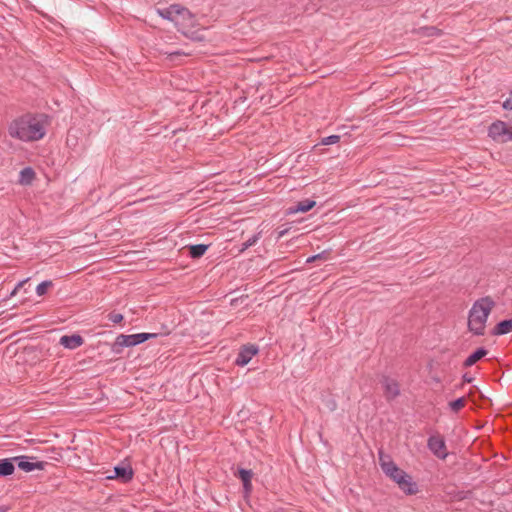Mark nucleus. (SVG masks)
<instances>
[{"mask_svg": "<svg viewBox=\"0 0 512 512\" xmlns=\"http://www.w3.org/2000/svg\"><path fill=\"white\" fill-rule=\"evenodd\" d=\"M49 120L43 114H25L13 121L8 126L9 135L22 142H36L46 135Z\"/></svg>", "mask_w": 512, "mask_h": 512, "instance_id": "obj_1", "label": "nucleus"}, {"mask_svg": "<svg viewBox=\"0 0 512 512\" xmlns=\"http://www.w3.org/2000/svg\"><path fill=\"white\" fill-rule=\"evenodd\" d=\"M495 302L491 297L477 300L471 307L468 315V330L474 335H484L486 322Z\"/></svg>", "mask_w": 512, "mask_h": 512, "instance_id": "obj_2", "label": "nucleus"}, {"mask_svg": "<svg viewBox=\"0 0 512 512\" xmlns=\"http://www.w3.org/2000/svg\"><path fill=\"white\" fill-rule=\"evenodd\" d=\"M157 13L162 18L173 22L180 31H182L185 35L189 36L187 31L188 25L186 24L185 21H182L180 19V16H188V10L186 8L174 4L166 9H158ZM190 37H193V35H190Z\"/></svg>", "mask_w": 512, "mask_h": 512, "instance_id": "obj_3", "label": "nucleus"}, {"mask_svg": "<svg viewBox=\"0 0 512 512\" xmlns=\"http://www.w3.org/2000/svg\"><path fill=\"white\" fill-rule=\"evenodd\" d=\"M488 136L497 143L512 141V127L506 122L497 120L488 127Z\"/></svg>", "mask_w": 512, "mask_h": 512, "instance_id": "obj_4", "label": "nucleus"}, {"mask_svg": "<svg viewBox=\"0 0 512 512\" xmlns=\"http://www.w3.org/2000/svg\"><path fill=\"white\" fill-rule=\"evenodd\" d=\"M13 461L19 469L24 472H33L35 470H45L50 464L46 461H40L36 457L31 456H18L14 457Z\"/></svg>", "mask_w": 512, "mask_h": 512, "instance_id": "obj_5", "label": "nucleus"}, {"mask_svg": "<svg viewBox=\"0 0 512 512\" xmlns=\"http://www.w3.org/2000/svg\"><path fill=\"white\" fill-rule=\"evenodd\" d=\"M157 334L155 333H138L132 335H120L117 337V343L121 346H135L137 344L143 343L149 339L155 338Z\"/></svg>", "mask_w": 512, "mask_h": 512, "instance_id": "obj_6", "label": "nucleus"}, {"mask_svg": "<svg viewBox=\"0 0 512 512\" xmlns=\"http://www.w3.org/2000/svg\"><path fill=\"white\" fill-rule=\"evenodd\" d=\"M379 460L382 470L385 472L386 476L393 480H403V471L395 465L389 456L380 454Z\"/></svg>", "mask_w": 512, "mask_h": 512, "instance_id": "obj_7", "label": "nucleus"}, {"mask_svg": "<svg viewBox=\"0 0 512 512\" xmlns=\"http://www.w3.org/2000/svg\"><path fill=\"white\" fill-rule=\"evenodd\" d=\"M429 450L439 459H445L448 455L445 441L440 435H433L428 439Z\"/></svg>", "mask_w": 512, "mask_h": 512, "instance_id": "obj_8", "label": "nucleus"}, {"mask_svg": "<svg viewBox=\"0 0 512 512\" xmlns=\"http://www.w3.org/2000/svg\"><path fill=\"white\" fill-rule=\"evenodd\" d=\"M133 477V470L130 464L122 463L114 468L113 475H107L105 480H114L115 478H122L124 480H130Z\"/></svg>", "mask_w": 512, "mask_h": 512, "instance_id": "obj_9", "label": "nucleus"}, {"mask_svg": "<svg viewBox=\"0 0 512 512\" xmlns=\"http://www.w3.org/2000/svg\"><path fill=\"white\" fill-rule=\"evenodd\" d=\"M257 352L258 349L254 345L244 346L238 354L236 364L239 366L247 365Z\"/></svg>", "mask_w": 512, "mask_h": 512, "instance_id": "obj_10", "label": "nucleus"}, {"mask_svg": "<svg viewBox=\"0 0 512 512\" xmlns=\"http://www.w3.org/2000/svg\"><path fill=\"white\" fill-rule=\"evenodd\" d=\"M382 384L384 387V392H385L386 398L394 399L395 397H397L399 395V393H400L399 384L395 380L390 379V378H384L382 381Z\"/></svg>", "mask_w": 512, "mask_h": 512, "instance_id": "obj_11", "label": "nucleus"}, {"mask_svg": "<svg viewBox=\"0 0 512 512\" xmlns=\"http://www.w3.org/2000/svg\"><path fill=\"white\" fill-rule=\"evenodd\" d=\"M60 343L66 348L75 349L83 344V338L79 335L62 336Z\"/></svg>", "mask_w": 512, "mask_h": 512, "instance_id": "obj_12", "label": "nucleus"}, {"mask_svg": "<svg viewBox=\"0 0 512 512\" xmlns=\"http://www.w3.org/2000/svg\"><path fill=\"white\" fill-rule=\"evenodd\" d=\"M315 205H316V202L314 200L306 199V200L299 202L295 207L289 208L288 213L289 214H295V213H299V212L305 213V212H308L309 210H311L313 207H315Z\"/></svg>", "mask_w": 512, "mask_h": 512, "instance_id": "obj_13", "label": "nucleus"}, {"mask_svg": "<svg viewBox=\"0 0 512 512\" xmlns=\"http://www.w3.org/2000/svg\"><path fill=\"white\" fill-rule=\"evenodd\" d=\"M15 469L13 458L0 460V477L10 476Z\"/></svg>", "mask_w": 512, "mask_h": 512, "instance_id": "obj_14", "label": "nucleus"}, {"mask_svg": "<svg viewBox=\"0 0 512 512\" xmlns=\"http://www.w3.org/2000/svg\"><path fill=\"white\" fill-rule=\"evenodd\" d=\"M398 485V488L405 494V495H415L419 492V487L417 485V482H396Z\"/></svg>", "mask_w": 512, "mask_h": 512, "instance_id": "obj_15", "label": "nucleus"}, {"mask_svg": "<svg viewBox=\"0 0 512 512\" xmlns=\"http://www.w3.org/2000/svg\"><path fill=\"white\" fill-rule=\"evenodd\" d=\"M487 355V351L483 348L478 349L474 353H472L464 362V366L470 367L481 360L484 356Z\"/></svg>", "mask_w": 512, "mask_h": 512, "instance_id": "obj_16", "label": "nucleus"}, {"mask_svg": "<svg viewBox=\"0 0 512 512\" xmlns=\"http://www.w3.org/2000/svg\"><path fill=\"white\" fill-rule=\"evenodd\" d=\"M512 331V319L504 320L497 324L494 329V334L504 335Z\"/></svg>", "mask_w": 512, "mask_h": 512, "instance_id": "obj_17", "label": "nucleus"}, {"mask_svg": "<svg viewBox=\"0 0 512 512\" xmlns=\"http://www.w3.org/2000/svg\"><path fill=\"white\" fill-rule=\"evenodd\" d=\"M35 177V172L31 168H25L20 172L19 182L23 185H29Z\"/></svg>", "mask_w": 512, "mask_h": 512, "instance_id": "obj_18", "label": "nucleus"}, {"mask_svg": "<svg viewBox=\"0 0 512 512\" xmlns=\"http://www.w3.org/2000/svg\"><path fill=\"white\" fill-rule=\"evenodd\" d=\"M208 246L204 244L189 246V253L192 258H199L207 251Z\"/></svg>", "mask_w": 512, "mask_h": 512, "instance_id": "obj_19", "label": "nucleus"}, {"mask_svg": "<svg viewBox=\"0 0 512 512\" xmlns=\"http://www.w3.org/2000/svg\"><path fill=\"white\" fill-rule=\"evenodd\" d=\"M53 282L50 280L43 281L36 287V293L38 296L45 295L50 288H52Z\"/></svg>", "mask_w": 512, "mask_h": 512, "instance_id": "obj_20", "label": "nucleus"}, {"mask_svg": "<svg viewBox=\"0 0 512 512\" xmlns=\"http://www.w3.org/2000/svg\"><path fill=\"white\" fill-rule=\"evenodd\" d=\"M466 405V399L464 397H461L457 400L451 401L449 403V407L453 412H458L462 408H464Z\"/></svg>", "mask_w": 512, "mask_h": 512, "instance_id": "obj_21", "label": "nucleus"}, {"mask_svg": "<svg viewBox=\"0 0 512 512\" xmlns=\"http://www.w3.org/2000/svg\"><path fill=\"white\" fill-rule=\"evenodd\" d=\"M503 108L507 110L509 113L507 114V118L512 121V93L510 96L504 101Z\"/></svg>", "mask_w": 512, "mask_h": 512, "instance_id": "obj_22", "label": "nucleus"}, {"mask_svg": "<svg viewBox=\"0 0 512 512\" xmlns=\"http://www.w3.org/2000/svg\"><path fill=\"white\" fill-rule=\"evenodd\" d=\"M424 35L431 36V37H439L442 35V31L435 28V27H429L424 29Z\"/></svg>", "mask_w": 512, "mask_h": 512, "instance_id": "obj_23", "label": "nucleus"}, {"mask_svg": "<svg viewBox=\"0 0 512 512\" xmlns=\"http://www.w3.org/2000/svg\"><path fill=\"white\" fill-rule=\"evenodd\" d=\"M239 477L243 481L250 480L252 477H254V473L252 470L241 469L239 470Z\"/></svg>", "mask_w": 512, "mask_h": 512, "instance_id": "obj_24", "label": "nucleus"}, {"mask_svg": "<svg viewBox=\"0 0 512 512\" xmlns=\"http://www.w3.org/2000/svg\"><path fill=\"white\" fill-rule=\"evenodd\" d=\"M339 140H340V136H338V135H331V136L323 138L322 139V144L323 145H331V144L337 143Z\"/></svg>", "mask_w": 512, "mask_h": 512, "instance_id": "obj_25", "label": "nucleus"}, {"mask_svg": "<svg viewBox=\"0 0 512 512\" xmlns=\"http://www.w3.org/2000/svg\"><path fill=\"white\" fill-rule=\"evenodd\" d=\"M318 259H319V260H327V259H328V253H327V252H322V253H320V254H317V255H314V256H312V257H309V258L307 259V262H308V263H311V262H314V261H316V260H318Z\"/></svg>", "mask_w": 512, "mask_h": 512, "instance_id": "obj_26", "label": "nucleus"}, {"mask_svg": "<svg viewBox=\"0 0 512 512\" xmlns=\"http://www.w3.org/2000/svg\"><path fill=\"white\" fill-rule=\"evenodd\" d=\"M108 319H109L112 323L117 324V323H120V322L123 320V315H122V314H120V313H115V312H113V313H110V314L108 315Z\"/></svg>", "mask_w": 512, "mask_h": 512, "instance_id": "obj_27", "label": "nucleus"}, {"mask_svg": "<svg viewBox=\"0 0 512 512\" xmlns=\"http://www.w3.org/2000/svg\"><path fill=\"white\" fill-rule=\"evenodd\" d=\"M180 19L182 21H185L188 25V28L193 27L194 25V17L193 15L188 11V16H180Z\"/></svg>", "mask_w": 512, "mask_h": 512, "instance_id": "obj_28", "label": "nucleus"}, {"mask_svg": "<svg viewBox=\"0 0 512 512\" xmlns=\"http://www.w3.org/2000/svg\"><path fill=\"white\" fill-rule=\"evenodd\" d=\"M27 282V280H23L17 284L15 289L12 291L11 295L14 296L18 292V290Z\"/></svg>", "mask_w": 512, "mask_h": 512, "instance_id": "obj_29", "label": "nucleus"}, {"mask_svg": "<svg viewBox=\"0 0 512 512\" xmlns=\"http://www.w3.org/2000/svg\"><path fill=\"white\" fill-rule=\"evenodd\" d=\"M243 488L245 493H249L252 489V482H243Z\"/></svg>", "mask_w": 512, "mask_h": 512, "instance_id": "obj_30", "label": "nucleus"}, {"mask_svg": "<svg viewBox=\"0 0 512 512\" xmlns=\"http://www.w3.org/2000/svg\"><path fill=\"white\" fill-rule=\"evenodd\" d=\"M182 54L180 52H175V53H169L168 54V58H170L172 61L175 59V58H178L180 57Z\"/></svg>", "mask_w": 512, "mask_h": 512, "instance_id": "obj_31", "label": "nucleus"}, {"mask_svg": "<svg viewBox=\"0 0 512 512\" xmlns=\"http://www.w3.org/2000/svg\"><path fill=\"white\" fill-rule=\"evenodd\" d=\"M255 242H256V238L250 239L245 244V247H249V246L253 245Z\"/></svg>", "mask_w": 512, "mask_h": 512, "instance_id": "obj_32", "label": "nucleus"}, {"mask_svg": "<svg viewBox=\"0 0 512 512\" xmlns=\"http://www.w3.org/2000/svg\"><path fill=\"white\" fill-rule=\"evenodd\" d=\"M9 510V507L7 506H0V512H7Z\"/></svg>", "mask_w": 512, "mask_h": 512, "instance_id": "obj_33", "label": "nucleus"}, {"mask_svg": "<svg viewBox=\"0 0 512 512\" xmlns=\"http://www.w3.org/2000/svg\"><path fill=\"white\" fill-rule=\"evenodd\" d=\"M464 379H465L467 382H470L469 377H464Z\"/></svg>", "mask_w": 512, "mask_h": 512, "instance_id": "obj_34", "label": "nucleus"}, {"mask_svg": "<svg viewBox=\"0 0 512 512\" xmlns=\"http://www.w3.org/2000/svg\"><path fill=\"white\" fill-rule=\"evenodd\" d=\"M464 379H465L467 382H470L469 377H464Z\"/></svg>", "mask_w": 512, "mask_h": 512, "instance_id": "obj_35", "label": "nucleus"}]
</instances>
